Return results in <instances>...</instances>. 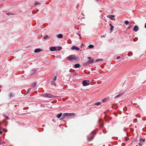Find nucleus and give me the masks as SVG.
<instances>
[{
  "label": "nucleus",
  "mask_w": 146,
  "mask_h": 146,
  "mask_svg": "<svg viewBox=\"0 0 146 146\" xmlns=\"http://www.w3.org/2000/svg\"><path fill=\"white\" fill-rule=\"evenodd\" d=\"M145 27L146 29V23L145 24Z\"/></svg>",
  "instance_id": "obj_38"
},
{
  "label": "nucleus",
  "mask_w": 146,
  "mask_h": 146,
  "mask_svg": "<svg viewBox=\"0 0 146 146\" xmlns=\"http://www.w3.org/2000/svg\"><path fill=\"white\" fill-rule=\"evenodd\" d=\"M129 138H126V141H128L129 140Z\"/></svg>",
  "instance_id": "obj_35"
},
{
  "label": "nucleus",
  "mask_w": 146,
  "mask_h": 146,
  "mask_svg": "<svg viewBox=\"0 0 146 146\" xmlns=\"http://www.w3.org/2000/svg\"><path fill=\"white\" fill-rule=\"evenodd\" d=\"M83 86H87L89 85V82H87V81L84 80L82 81V82Z\"/></svg>",
  "instance_id": "obj_5"
},
{
  "label": "nucleus",
  "mask_w": 146,
  "mask_h": 146,
  "mask_svg": "<svg viewBox=\"0 0 146 146\" xmlns=\"http://www.w3.org/2000/svg\"><path fill=\"white\" fill-rule=\"evenodd\" d=\"M103 101H104V100H103Z\"/></svg>",
  "instance_id": "obj_41"
},
{
  "label": "nucleus",
  "mask_w": 146,
  "mask_h": 146,
  "mask_svg": "<svg viewBox=\"0 0 146 146\" xmlns=\"http://www.w3.org/2000/svg\"><path fill=\"white\" fill-rule=\"evenodd\" d=\"M57 78V76H55L53 78V80L54 81H55L56 80V79Z\"/></svg>",
  "instance_id": "obj_27"
},
{
  "label": "nucleus",
  "mask_w": 146,
  "mask_h": 146,
  "mask_svg": "<svg viewBox=\"0 0 146 146\" xmlns=\"http://www.w3.org/2000/svg\"><path fill=\"white\" fill-rule=\"evenodd\" d=\"M42 49L40 48H37L35 50H34V52L35 53H37L41 51L42 50Z\"/></svg>",
  "instance_id": "obj_12"
},
{
  "label": "nucleus",
  "mask_w": 146,
  "mask_h": 146,
  "mask_svg": "<svg viewBox=\"0 0 146 146\" xmlns=\"http://www.w3.org/2000/svg\"><path fill=\"white\" fill-rule=\"evenodd\" d=\"M31 89L30 88L29 89V91Z\"/></svg>",
  "instance_id": "obj_39"
},
{
  "label": "nucleus",
  "mask_w": 146,
  "mask_h": 146,
  "mask_svg": "<svg viewBox=\"0 0 146 146\" xmlns=\"http://www.w3.org/2000/svg\"><path fill=\"white\" fill-rule=\"evenodd\" d=\"M124 93H125L124 92H123V93H121L119 94H118L117 95V96H115V99H116L117 98H118L120 96H122L124 94Z\"/></svg>",
  "instance_id": "obj_10"
},
{
  "label": "nucleus",
  "mask_w": 146,
  "mask_h": 146,
  "mask_svg": "<svg viewBox=\"0 0 146 146\" xmlns=\"http://www.w3.org/2000/svg\"><path fill=\"white\" fill-rule=\"evenodd\" d=\"M9 96L10 98H11L13 96V95L12 93H11L9 94Z\"/></svg>",
  "instance_id": "obj_21"
},
{
  "label": "nucleus",
  "mask_w": 146,
  "mask_h": 146,
  "mask_svg": "<svg viewBox=\"0 0 146 146\" xmlns=\"http://www.w3.org/2000/svg\"><path fill=\"white\" fill-rule=\"evenodd\" d=\"M130 26L128 27V28H130Z\"/></svg>",
  "instance_id": "obj_42"
},
{
  "label": "nucleus",
  "mask_w": 146,
  "mask_h": 146,
  "mask_svg": "<svg viewBox=\"0 0 146 146\" xmlns=\"http://www.w3.org/2000/svg\"><path fill=\"white\" fill-rule=\"evenodd\" d=\"M49 38V37L47 35H45L44 37V39H46L47 38Z\"/></svg>",
  "instance_id": "obj_26"
},
{
  "label": "nucleus",
  "mask_w": 146,
  "mask_h": 146,
  "mask_svg": "<svg viewBox=\"0 0 146 146\" xmlns=\"http://www.w3.org/2000/svg\"><path fill=\"white\" fill-rule=\"evenodd\" d=\"M62 116L63 117H68V116H67V115L66 114V113H65L63 114Z\"/></svg>",
  "instance_id": "obj_24"
},
{
  "label": "nucleus",
  "mask_w": 146,
  "mask_h": 146,
  "mask_svg": "<svg viewBox=\"0 0 146 146\" xmlns=\"http://www.w3.org/2000/svg\"><path fill=\"white\" fill-rule=\"evenodd\" d=\"M88 60L86 63L84 64V66H85L89 64H90L94 62V59L91 58V57H88Z\"/></svg>",
  "instance_id": "obj_1"
},
{
  "label": "nucleus",
  "mask_w": 146,
  "mask_h": 146,
  "mask_svg": "<svg viewBox=\"0 0 146 146\" xmlns=\"http://www.w3.org/2000/svg\"><path fill=\"white\" fill-rule=\"evenodd\" d=\"M65 117H63L62 116V117H61V118L60 119V120H62L63 119H65Z\"/></svg>",
  "instance_id": "obj_29"
},
{
  "label": "nucleus",
  "mask_w": 146,
  "mask_h": 146,
  "mask_svg": "<svg viewBox=\"0 0 146 146\" xmlns=\"http://www.w3.org/2000/svg\"><path fill=\"white\" fill-rule=\"evenodd\" d=\"M68 60L70 61L73 60H77L79 59V58L74 55H71L68 58Z\"/></svg>",
  "instance_id": "obj_2"
},
{
  "label": "nucleus",
  "mask_w": 146,
  "mask_h": 146,
  "mask_svg": "<svg viewBox=\"0 0 146 146\" xmlns=\"http://www.w3.org/2000/svg\"><path fill=\"white\" fill-rule=\"evenodd\" d=\"M103 61V59L101 58L99 59H98L95 60V62H101Z\"/></svg>",
  "instance_id": "obj_13"
},
{
  "label": "nucleus",
  "mask_w": 146,
  "mask_h": 146,
  "mask_svg": "<svg viewBox=\"0 0 146 146\" xmlns=\"http://www.w3.org/2000/svg\"><path fill=\"white\" fill-rule=\"evenodd\" d=\"M80 67V65L79 64H75V67L76 68H79Z\"/></svg>",
  "instance_id": "obj_17"
},
{
  "label": "nucleus",
  "mask_w": 146,
  "mask_h": 146,
  "mask_svg": "<svg viewBox=\"0 0 146 146\" xmlns=\"http://www.w3.org/2000/svg\"><path fill=\"white\" fill-rule=\"evenodd\" d=\"M50 51H54L56 50V48L54 46H52L49 48Z\"/></svg>",
  "instance_id": "obj_9"
},
{
  "label": "nucleus",
  "mask_w": 146,
  "mask_h": 146,
  "mask_svg": "<svg viewBox=\"0 0 146 146\" xmlns=\"http://www.w3.org/2000/svg\"><path fill=\"white\" fill-rule=\"evenodd\" d=\"M121 58V57H120V56H118L117 57V59H119Z\"/></svg>",
  "instance_id": "obj_30"
},
{
  "label": "nucleus",
  "mask_w": 146,
  "mask_h": 146,
  "mask_svg": "<svg viewBox=\"0 0 146 146\" xmlns=\"http://www.w3.org/2000/svg\"><path fill=\"white\" fill-rule=\"evenodd\" d=\"M36 71L34 69H33L31 71V74H33L35 73Z\"/></svg>",
  "instance_id": "obj_15"
},
{
  "label": "nucleus",
  "mask_w": 146,
  "mask_h": 146,
  "mask_svg": "<svg viewBox=\"0 0 146 146\" xmlns=\"http://www.w3.org/2000/svg\"><path fill=\"white\" fill-rule=\"evenodd\" d=\"M100 104H101V103L100 102H98L97 103H95V105L99 106V105H100Z\"/></svg>",
  "instance_id": "obj_23"
},
{
  "label": "nucleus",
  "mask_w": 146,
  "mask_h": 146,
  "mask_svg": "<svg viewBox=\"0 0 146 146\" xmlns=\"http://www.w3.org/2000/svg\"><path fill=\"white\" fill-rule=\"evenodd\" d=\"M62 49V47L61 46L58 47L56 48V50L59 51Z\"/></svg>",
  "instance_id": "obj_18"
},
{
  "label": "nucleus",
  "mask_w": 146,
  "mask_h": 146,
  "mask_svg": "<svg viewBox=\"0 0 146 146\" xmlns=\"http://www.w3.org/2000/svg\"><path fill=\"white\" fill-rule=\"evenodd\" d=\"M71 49L72 50H80V48L76 47L75 46H73L71 48Z\"/></svg>",
  "instance_id": "obj_8"
},
{
  "label": "nucleus",
  "mask_w": 146,
  "mask_h": 146,
  "mask_svg": "<svg viewBox=\"0 0 146 146\" xmlns=\"http://www.w3.org/2000/svg\"><path fill=\"white\" fill-rule=\"evenodd\" d=\"M107 17L110 18L112 20H115V19L114 18V16L113 15H108L107 16Z\"/></svg>",
  "instance_id": "obj_7"
},
{
  "label": "nucleus",
  "mask_w": 146,
  "mask_h": 146,
  "mask_svg": "<svg viewBox=\"0 0 146 146\" xmlns=\"http://www.w3.org/2000/svg\"><path fill=\"white\" fill-rule=\"evenodd\" d=\"M139 29V28L138 26L135 25L134 27L133 28V30L137 32Z\"/></svg>",
  "instance_id": "obj_11"
},
{
  "label": "nucleus",
  "mask_w": 146,
  "mask_h": 146,
  "mask_svg": "<svg viewBox=\"0 0 146 146\" xmlns=\"http://www.w3.org/2000/svg\"><path fill=\"white\" fill-rule=\"evenodd\" d=\"M94 138V135H92L91 136H88V138H87V140L88 141H90L92 140V139H93Z\"/></svg>",
  "instance_id": "obj_6"
},
{
  "label": "nucleus",
  "mask_w": 146,
  "mask_h": 146,
  "mask_svg": "<svg viewBox=\"0 0 146 146\" xmlns=\"http://www.w3.org/2000/svg\"><path fill=\"white\" fill-rule=\"evenodd\" d=\"M62 113H60L59 114L57 115V117L58 118H60L61 116H62Z\"/></svg>",
  "instance_id": "obj_19"
},
{
  "label": "nucleus",
  "mask_w": 146,
  "mask_h": 146,
  "mask_svg": "<svg viewBox=\"0 0 146 146\" xmlns=\"http://www.w3.org/2000/svg\"><path fill=\"white\" fill-rule=\"evenodd\" d=\"M42 126H43V127H44V125H42Z\"/></svg>",
  "instance_id": "obj_40"
},
{
  "label": "nucleus",
  "mask_w": 146,
  "mask_h": 146,
  "mask_svg": "<svg viewBox=\"0 0 146 146\" xmlns=\"http://www.w3.org/2000/svg\"><path fill=\"white\" fill-rule=\"evenodd\" d=\"M129 53H128V55H129Z\"/></svg>",
  "instance_id": "obj_43"
},
{
  "label": "nucleus",
  "mask_w": 146,
  "mask_h": 146,
  "mask_svg": "<svg viewBox=\"0 0 146 146\" xmlns=\"http://www.w3.org/2000/svg\"><path fill=\"white\" fill-rule=\"evenodd\" d=\"M57 37L59 38H62L63 37V35L61 34H58L57 35Z\"/></svg>",
  "instance_id": "obj_20"
},
{
  "label": "nucleus",
  "mask_w": 146,
  "mask_h": 146,
  "mask_svg": "<svg viewBox=\"0 0 146 146\" xmlns=\"http://www.w3.org/2000/svg\"><path fill=\"white\" fill-rule=\"evenodd\" d=\"M145 141V139L140 138L139 143V145L140 146H141L143 145V143Z\"/></svg>",
  "instance_id": "obj_4"
},
{
  "label": "nucleus",
  "mask_w": 146,
  "mask_h": 146,
  "mask_svg": "<svg viewBox=\"0 0 146 146\" xmlns=\"http://www.w3.org/2000/svg\"><path fill=\"white\" fill-rule=\"evenodd\" d=\"M1 87H0V88H1Z\"/></svg>",
  "instance_id": "obj_44"
},
{
  "label": "nucleus",
  "mask_w": 146,
  "mask_h": 146,
  "mask_svg": "<svg viewBox=\"0 0 146 146\" xmlns=\"http://www.w3.org/2000/svg\"><path fill=\"white\" fill-rule=\"evenodd\" d=\"M40 4V3L39 2H36L35 3V5H39Z\"/></svg>",
  "instance_id": "obj_25"
},
{
  "label": "nucleus",
  "mask_w": 146,
  "mask_h": 146,
  "mask_svg": "<svg viewBox=\"0 0 146 146\" xmlns=\"http://www.w3.org/2000/svg\"><path fill=\"white\" fill-rule=\"evenodd\" d=\"M88 47L90 48H92L94 47V46L93 45L90 44L89 45Z\"/></svg>",
  "instance_id": "obj_22"
},
{
  "label": "nucleus",
  "mask_w": 146,
  "mask_h": 146,
  "mask_svg": "<svg viewBox=\"0 0 146 146\" xmlns=\"http://www.w3.org/2000/svg\"><path fill=\"white\" fill-rule=\"evenodd\" d=\"M68 116L71 117L72 116H74L75 115L74 113H66Z\"/></svg>",
  "instance_id": "obj_14"
},
{
  "label": "nucleus",
  "mask_w": 146,
  "mask_h": 146,
  "mask_svg": "<svg viewBox=\"0 0 146 146\" xmlns=\"http://www.w3.org/2000/svg\"><path fill=\"white\" fill-rule=\"evenodd\" d=\"M5 117L7 119H9V118L7 116V115L5 116Z\"/></svg>",
  "instance_id": "obj_32"
},
{
  "label": "nucleus",
  "mask_w": 146,
  "mask_h": 146,
  "mask_svg": "<svg viewBox=\"0 0 146 146\" xmlns=\"http://www.w3.org/2000/svg\"><path fill=\"white\" fill-rule=\"evenodd\" d=\"M105 37V36H104V35H102L101 36V37L102 38H103V37Z\"/></svg>",
  "instance_id": "obj_34"
},
{
  "label": "nucleus",
  "mask_w": 146,
  "mask_h": 146,
  "mask_svg": "<svg viewBox=\"0 0 146 146\" xmlns=\"http://www.w3.org/2000/svg\"><path fill=\"white\" fill-rule=\"evenodd\" d=\"M109 25L110 26V30L111 31V32L113 30L114 27L111 24H110Z\"/></svg>",
  "instance_id": "obj_16"
},
{
  "label": "nucleus",
  "mask_w": 146,
  "mask_h": 146,
  "mask_svg": "<svg viewBox=\"0 0 146 146\" xmlns=\"http://www.w3.org/2000/svg\"><path fill=\"white\" fill-rule=\"evenodd\" d=\"M78 35L80 36V39H81V36H80V34H78Z\"/></svg>",
  "instance_id": "obj_31"
},
{
  "label": "nucleus",
  "mask_w": 146,
  "mask_h": 146,
  "mask_svg": "<svg viewBox=\"0 0 146 146\" xmlns=\"http://www.w3.org/2000/svg\"><path fill=\"white\" fill-rule=\"evenodd\" d=\"M125 24L126 25H127L129 23V22L127 21H125Z\"/></svg>",
  "instance_id": "obj_28"
},
{
  "label": "nucleus",
  "mask_w": 146,
  "mask_h": 146,
  "mask_svg": "<svg viewBox=\"0 0 146 146\" xmlns=\"http://www.w3.org/2000/svg\"><path fill=\"white\" fill-rule=\"evenodd\" d=\"M42 96L45 97H47L48 98H53L54 97L53 95L52 94H50L46 93L44 94H43V95Z\"/></svg>",
  "instance_id": "obj_3"
},
{
  "label": "nucleus",
  "mask_w": 146,
  "mask_h": 146,
  "mask_svg": "<svg viewBox=\"0 0 146 146\" xmlns=\"http://www.w3.org/2000/svg\"><path fill=\"white\" fill-rule=\"evenodd\" d=\"M35 86H36V84L35 83H34V85L32 86V87H34V88H35Z\"/></svg>",
  "instance_id": "obj_33"
},
{
  "label": "nucleus",
  "mask_w": 146,
  "mask_h": 146,
  "mask_svg": "<svg viewBox=\"0 0 146 146\" xmlns=\"http://www.w3.org/2000/svg\"><path fill=\"white\" fill-rule=\"evenodd\" d=\"M2 132H3L2 131H0V134H1Z\"/></svg>",
  "instance_id": "obj_36"
},
{
  "label": "nucleus",
  "mask_w": 146,
  "mask_h": 146,
  "mask_svg": "<svg viewBox=\"0 0 146 146\" xmlns=\"http://www.w3.org/2000/svg\"><path fill=\"white\" fill-rule=\"evenodd\" d=\"M7 15H9V14L12 15V14H10V13H7Z\"/></svg>",
  "instance_id": "obj_37"
}]
</instances>
